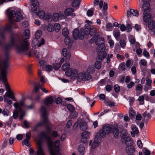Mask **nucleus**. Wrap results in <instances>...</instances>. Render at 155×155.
<instances>
[{
  "label": "nucleus",
  "instance_id": "f257e3e1",
  "mask_svg": "<svg viewBox=\"0 0 155 155\" xmlns=\"http://www.w3.org/2000/svg\"><path fill=\"white\" fill-rule=\"evenodd\" d=\"M24 34L26 37L25 38L21 39L17 34H12L11 36L9 43L6 45L5 50L6 51H8L11 48L14 47L19 52H22L28 50L29 43L28 39L29 38L30 31L28 29H26Z\"/></svg>",
  "mask_w": 155,
  "mask_h": 155
},
{
  "label": "nucleus",
  "instance_id": "f03ea898",
  "mask_svg": "<svg viewBox=\"0 0 155 155\" xmlns=\"http://www.w3.org/2000/svg\"><path fill=\"white\" fill-rule=\"evenodd\" d=\"M40 135L41 137L47 140L51 155H61L59 147L60 142L59 140H55L53 143L50 137L47 135L45 131L41 132ZM38 143V149L35 154L36 155H45L41 147L40 142L39 141Z\"/></svg>",
  "mask_w": 155,
  "mask_h": 155
},
{
  "label": "nucleus",
  "instance_id": "7ed1b4c3",
  "mask_svg": "<svg viewBox=\"0 0 155 155\" xmlns=\"http://www.w3.org/2000/svg\"><path fill=\"white\" fill-rule=\"evenodd\" d=\"M40 110L42 114V120L35 126L33 130V131H35L38 127L45 126L47 131L48 133H50L53 128V125L49 122L48 119L45 107L43 106H41Z\"/></svg>",
  "mask_w": 155,
  "mask_h": 155
},
{
  "label": "nucleus",
  "instance_id": "20e7f679",
  "mask_svg": "<svg viewBox=\"0 0 155 155\" xmlns=\"http://www.w3.org/2000/svg\"><path fill=\"white\" fill-rule=\"evenodd\" d=\"M14 106L16 108H18L19 110L20 115L19 117L20 120L23 119L25 114V112L22 110V108L24 107L25 109H32L34 108V104L26 105L23 101H20L19 103L15 102L14 104Z\"/></svg>",
  "mask_w": 155,
  "mask_h": 155
},
{
  "label": "nucleus",
  "instance_id": "39448f33",
  "mask_svg": "<svg viewBox=\"0 0 155 155\" xmlns=\"http://www.w3.org/2000/svg\"><path fill=\"white\" fill-rule=\"evenodd\" d=\"M8 15L9 20V23L4 28L0 29V36L4 38L5 37L6 32L11 30L12 25L14 24V22L12 19V17L15 15V11L12 10L8 12L7 13Z\"/></svg>",
  "mask_w": 155,
  "mask_h": 155
},
{
  "label": "nucleus",
  "instance_id": "423d86ee",
  "mask_svg": "<svg viewBox=\"0 0 155 155\" xmlns=\"http://www.w3.org/2000/svg\"><path fill=\"white\" fill-rule=\"evenodd\" d=\"M150 1V0H143L142 1L143 3L142 6L141 8L142 11H143V20L145 22L149 21L151 17V15L150 13V4L147 2Z\"/></svg>",
  "mask_w": 155,
  "mask_h": 155
},
{
  "label": "nucleus",
  "instance_id": "0eeeda50",
  "mask_svg": "<svg viewBox=\"0 0 155 155\" xmlns=\"http://www.w3.org/2000/svg\"><path fill=\"white\" fill-rule=\"evenodd\" d=\"M8 56L7 55L6 59L1 63L2 69L0 73V80H1L4 83L7 81L6 74L8 73L7 69L8 67Z\"/></svg>",
  "mask_w": 155,
  "mask_h": 155
},
{
  "label": "nucleus",
  "instance_id": "6e6552de",
  "mask_svg": "<svg viewBox=\"0 0 155 155\" xmlns=\"http://www.w3.org/2000/svg\"><path fill=\"white\" fill-rule=\"evenodd\" d=\"M77 80L80 81L81 80L86 81L90 79L91 78V76L87 72L84 73H80L77 75Z\"/></svg>",
  "mask_w": 155,
  "mask_h": 155
},
{
  "label": "nucleus",
  "instance_id": "1a4fd4ad",
  "mask_svg": "<svg viewBox=\"0 0 155 155\" xmlns=\"http://www.w3.org/2000/svg\"><path fill=\"white\" fill-rule=\"evenodd\" d=\"M95 42L97 45L99 46L97 47L98 49L99 50H103L105 49L104 39L103 37H101L97 38Z\"/></svg>",
  "mask_w": 155,
  "mask_h": 155
},
{
  "label": "nucleus",
  "instance_id": "9d476101",
  "mask_svg": "<svg viewBox=\"0 0 155 155\" xmlns=\"http://www.w3.org/2000/svg\"><path fill=\"white\" fill-rule=\"evenodd\" d=\"M78 72L77 70L75 69L72 68L69 69L66 72V76L70 77L71 79H74L77 76Z\"/></svg>",
  "mask_w": 155,
  "mask_h": 155
},
{
  "label": "nucleus",
  "instance_id": "9b49d317",
  "mask_svg": "<svg viewBox=\"0 0 155 155\" xmlns=\"http://www.w3.org/2000/svg\"><path fill=\"white\" fill-rule=\"evenodd\" d=\"M73 35L74 39L77 40L78 38L83 39L84 38L83 33H80L79 30L77 28L75 29L73 31Z\"/></svg>",
  "mask_w": 155,
  "mask_h": 155
},
{
  "label": "nucleus",
  "instance_id": "f8f14e48",
  "mask_svg": "<svg viewBox=\"0 0 155 155\" xmlns=\"http://www.w3.org/2000/svg\"><path fill=\"white\" fill-rule=\"evenodd\" d=\"M63 55L65 58V61L68 62L69 61L70 57L71 54L69 52H68L66 48H64L62 50Z\"/></svg>",
  "mask_w": 155,
  "mask_h": 155
},
{
  "label": "nucleus",
  "instance_id": "ddd939ff",
  "mask_svg": "<svg viewBox=\"0 0 155 155\" xmlns=\"http://www.w3.org/2000/svg\"><path fill=\"white\" fill-rule=\"evenodd\" d=\"M74 11V8H68L65 10L64 13L66 16H71L74 17L75 15V13H72Z\"/></svg>",
  "mask_w": 155,
  "mask_h": 155
},
{
  "label": "nucleus",
  "instance_id": "4468645a",
  "mask_svg": "<svg viewBox=\"0 0 155 155\" xmlns=\"http://www.w3.org/2000/svg\"><path fill=\"white\" fill-rule=\"evenodd\" d=\"M111 133L113 134L114 137L115 138H118L120 133L117 126H113Z\"/></svg>",
  "mask_w": 155,
  "mask_h": 155
},
{
  "label": "nucleus",
  "instance_id": "2eb2a0df",
  "mask_svg": "<svg viewBox=\"0 0 155 155\" xmlns=\"http://www.w3.org/2000/svg\"><path fill=\"white\" fill-rule=\"evenodd\" d=\"M113 127V126L112 125L106 124L103 127V129L105 131V133H106L107 134H108L109 133H111Z\"/></svg>",
  "mask_w": 155,
  "mask_h": 155
},
{
  "label": "nucleus",
  "instance_id": "dca6fc26",
  "mask_svg": "<svg viewBox=\"0 0 155 155\" xmlns=\"http://www.w3.org/2000/svg\"><path fill=\"white\" fill-rule=\"evenodd\" d=\"M97 54V59L100 61H102L107 56V54L105 52L101 51V50H99Z\"/></svg>",
  "mask_w": 155,
  "mask_h": 155
},
{
  "label": "nucleus",
  "instance_id": "f3484780",
  "mask_svg": "<svg viewBox=\"0 0 155 155\" xmlns=\"http://www.w3.org/2000/svg\"><path fill=\"white\" fill-rule=\"evenodd\" d=\"M126 148V151L128 153H133L134 151V148L131 144H127Z\"/></svg>",
  "mask_w": 155,
  "mask_h": 155
},
{
  "label": "nucleus",
  "instance_id": "a211bd4d",
  "mask_svg": "<svg viewBox=\"0 0 155 155\" xmlns=\"http://www.w3.org/2000/svg\"><path fill=\"white\" fill-rule=\"evenodd\" d=\"M149 28L155 33V22L153 20H151L148 24Z\"/></svg>",
  "mask_w": 155,
  "mask_h": 155
},
{
  "label": "nucleus",
  "instance_id": "6ab92c4d",
  "mask_svg": "<svg viewBox=\"0 0 155 155\" xmlns=\"http://www.w3.org/2000/svg\"><path fill=\"white\" fill-rule=\"evenodd\" d=\"M15 15H14V17H12V19L13 21V18L15 16H16L15 21L16 22L19 21L21 18H23L22 16L21 15L20 12L17 11L16 12H15Z\"/></svg>",
  "mask_w": 155,
  "mask_h": 155
},
{
  "label": "nucleus",
  "instance_id": "aec40b11",
  "mask_svg": "<svg viewBox=\"0 0 155 155\" xmlns=\"http://www.w3.org/2000/svg\"><path fill=\"white\" fill-rule=\"evenodd\" d=\"M85 149L84 145H80L78 148V150L80 153V155H84V153Z\"/></svg>",
  "mask_w": 155,
  "mask_h": 155
},
{
  "label": "nucleus",
  "instance_id": "412c9836",
  "mask_svg": "<svg viewBox=\"0 0 155 155\" xmlns=\"http://www.w3.org/2000/svg\"><path fill=\"white\" fill-rule=\"evenodd\" d=\"M80 127L81 130H86L87 128L86 123L84 122H81L80 124Z\"/></svg>",
  "mask_w": 155,
  "mask_h": 155
},
{
  "label": "nucleus",
  "instance_id": "4be33fe9",
  "mask_svg": "<svg viewBox=\"0 0 155 155\" xmlns=\"http://www.w3.org/2000/svg\"><path fill=\"white\" fill-rule=\"evenodd\" d=\"M53 99L52 96H50L46 98L45 101V104L47 105L49 104H51L52 103L53 101Z\"/></svg>",
  "mask_w": 155,
  "mask_h": 155
},
{
  "label": "nucleus",
  "instance_id": "5701e85b",
  "mask_svg": "<svg viewBox=\"0 0 155 155\" xmlns=\"http://www.w3.org/2000/svg\"><path fill=\"white\" fill-rule=\"evenodd\" d=\"M42 84H41L40 83L36 84L35 86L34 89V91L35 93H36L38 92L39 89H41V87H42Z\"/></svg>",
  "mask_w": 155,
  "mask_h": 155
},
{
  "label": "nucleus",
  "instance_id": "b1692460",
  "mask_svg": "<svg viewBox=\"0 0 155 155\" xmlns=\"http://www.w3.org/2000/svg\"><path fill=\"white\" fill-rule=\"evenodd\" d=\"M16 109L15 110H14V112L13 113V117L15 119H16L17 118L19 113V115H20V113L19 109L18 108Z\"/></svg>",
  "mask_w": 155,
  "mask_h": 155
},
{
  "label": "nucleus",
  "instance_id": "393cba45",
  "mask_svg": "<svg viewBox=\"0 0 155 155\" xmlns=\"http://www.w3.org/2000/svg\"><path fill=\"white\" fill-rule=\"evenodd\" d=\"M34 54L36 58H42L43 54H42L41 52H40L39 51H35Z\"/></svg>",
  "mask_w": 155,
  "mask_h": 155
},
{
  "label": "nucleus",
  "instance_id": "a878e982",
  "mask_svg": "<svg viewBox=\"0 0 155 155\" xmlns=\"http://www.w3.org/2000/svg\"><path fill=\"white\" fill-rule=\"evenodd\" d=\"M80 4L79 0H74L72 3V6L73 7L78 8Z\"/></svg>",
  "mask_w": 155,
  "mask_h": 155
},
{
  "label": "nucleus",
  "instance_id": "bb28decb",
  "mask_svg": "<svg viewBox=\"0 0 155 155\" xmlns=\"http://www.w3.org/2000/svg\"><path fill=\"white\" fill-rule=\"evenodd\" d=\"M13 117H11L9 118L8 121L7 122L4 124V127L5 128L7 126H8V127H11L12 123L13 121Z\"/></svg>",
  "mask_w": 155,
  "mask_h": 155
},
{
  "label": "nucleus",
  "instance_id": "cd10ccee",
  "mask_svg": "<svg viewBox=\"0 0 155 155\" xmlns=\"http://www.w3.org/2000/svg\"><path fill=\"white\" fill-rule=\"evenodd\" d=\"M97 32V30L96 28H91L89 33L91 36H95V35Z\"/></svg>",
  "mask_w": 155,
  "mask_h": 155
},
{
  "label": "nucleus",
  "instance_id": "c85d7f7f",
  "mask_svg": "<svg viewBox=\"0 0 155 155\" xmlns=\"http://www.w3.org/2000/svg\"><path fill=\"white\" fill-rule=\"evenodd\" d=\"M59 17V15L58 13H54L52 16V20L54 21H58Z\"/></svg>",
  "mask_w": 155,
  "mask_h": 155
},
{
  "label": "nucleus",
  "instance_id": "c756f323",
  "mask_svg": "<svg viewBox=\"0 0 155 155\" xmlns=\"http://www.w3.org/2000/svg\"><path fill=\"white\" fill-rule=\"evenodd\" d=\"M89 133L87 131L83 132L81 134V137L83 138L88 139L89 137Z\"/></svg>",
  "mask_w": 155,
  "mask_h": 155
},
{
  "label": "nucleus",
  "instance_id": "7c9ffc66",
  "mask_svg": "<svg viewBox=\"0 0 155 155\" xmlns=\"http://www.w3.org/2000/svg\"><path fill=\"white\" fill-rule=\"evenodd\" d=\"M54 30L57 32H58L61 29L60 25L57 23L54 24Z\"/></svg>",
  "mask_w": 155,
  "mask_h": 155
},
{
  "label": "nucleus",
  "instance_id": "2f4dec72",
  "mask_svg": "<svg viewBox=\"0 0 155 155\" xmlns=\"http://www.w3.org/2000/svg\"><path fill=\"white\" fill-rule=\"evenodd\" d=\"M95 71V69L93 66H89L87 69V71L89 73L92 74Z\"/></svg>",
  "mask_w": 155,
  "mask_h": 155
},
{
  "label": "nucleus",
  "instance_id": "473e14b6",
  "mask_svg": "<svg viewBox=\"0 0 155 155\" xmlns=\"http://www.w3.org/2000/svg\"><path fill=\"white\" fill-rule=\"evenodd\" d=\"M70 63L68 62H67L64 64L62 66L61 68L63 70L65 71L70 67Z\"/></svg>",
  "mask_w": 155,
  "mask_h": 155
},
{
  "label": "nucleus",
  "instance_id": "72a5a7b5",
  "mask_svg": "<svg viewBox=\"0 0 155 155\" xmlns=\"http://www.w3.org/2000/svg\"><path fill=\"white\" fill-rule=\"evenodd\" d=\"M62 34L65 37H66L69 34V32L67 28H65L63 29Z\"/></svg>",
  "mask_w": 155,
  "mask_h": 155
},
{
  "label": "nucleus",
  "instance_id": "f704fd0d",
  "mask_svg": "<svg viewBox=\"0 0 155 155\" xmlns=\"http://www.w3.org/2000/svg\"><path fill=\"white\" fill-rule=\"evenodd\" d=\"M81 121V119L80 118H78L77 120V122L75 123L74 124L73 129H76V128L78 127V124H80Z\"/></svg>",
  "mask_w": 155,
  "mask_h": 155
},
{
  "label": "nucleus",
  "instance_id": "c9c22d12",
  "mask_svg": "<svg viewBox=\"0 0 155 155\" xmlns=\"http://www.w3.org/2000/svg\"><path fill=\"white\" fill-rule=\"evenodd\" d=\"M64 42L66 45H68L71 46V41L70 39L68 37H66L64 39Z\"/></svg>",
  "mask_w": 155,
  "mask_h": 155
},
{
  "label": "nucleus",
  "instance_id": "e433bc0d",
  "mask_svg": "<svg viewBox=\"0 0 155 155\" xmlns=\"http://www.w3.org/2000/svg\"><path fill=\"white\" fill-rule=\"evenodd\" d=\"M99 134L100 136L102 137H105L106 136V135L107 134L105 133V131L102 128V130H100L99 131Z\"/></svg>",
  "mask_w": 155,
  "mask_h": 155
},
{
  "label": "nucleus",
  "instance_id": "4c0bfd02",
  "mask_svg": "<svg viewBox=\"0 0 155 155\" xmlns=\"http://www.w3.org/2000/svg\"><path fill=\"white\" fill-rule=\"evenodd\" d=\"M54 29V26L51 24H49L48 25V31L49 32L53 31Z\"/></svg>",
  "mask_w": 155,
  "mask_h": 155
},
{
  "label": "nucleus",
  "instance_id": "58836bf2",
  "mask_svg": "<svg viewBox=\"0 0 155 155\" xmlns=\"http://www.w3.org/2000/svg\"><path fill=\"white\" fill-rule=\"evenodd\" d=\"M45 15L44 11L41 10L38 12L37 13V15L39 17L41 18H43Z\"/></svg>",
  "mask_w": 155,
  "mask_h": 155
},
{
  "label": "nucleus",
  "instance_id": "ea45409f",
  "mask_svg": "<svg viewBox=\"0 0 155 155\" xmlns=\"http://www.w3.org/2000/svg\"><path fill=\"white\" fill-rule=\"evenodd\" d=\"M142 152L144 155H150V151L146 148H144L143 149Z\"/></svg>",
  "mask_w": 155,
  "mask_h": 155
},
{
  "label": "nucleus",
  "instance_id": "a19ab883",
  "mask_svg": "<svg viewBox=\"0 0 155 155\" xmlns=\"http://www.w3.org/2000/svg\"><path fill=\"white\" fill-rule=\"evenodd\" d=\"M41 35V31L40 30L37 31L35 34V39H38L40 38Z\"/></svg>",
  "mask_w": 155,
  "mask_h": 155
},
{
  "label": "nucleus",
  "instance_id": "79ce46f5",
  "mask_svg": "<svg viewBox=\"0 0 155 155\" xmlns=\"http://www.w3.org/2000/svg\"><path fill=\"white\" fill-rule=\"evenodd\" d=\"M112 24L110 23H109L106 24V27L107 31H111L112 30Z\"/></svg>",
  "mask_w": 155,
  "mask_h": 155
},
{
  "label": "nucleus",
  "instance_id": "37998d69",
  "mask_svg": "<svg viewBox=\"0 0 155 155\" xmlns=\"http://www.w3.org/2000/svg\"><path fill=\"white\" fill-rule=\"evenodd\" d=\"M139 64L140 66L142 65L143 66H145L147 64V61L144 59H142L140 61Z\"/></svg>",
  "mask_w": 155,
  "mask_h": 155
},
{
  "label": "nucleus",
  "instance_id": "c03bdc74",
  "mask_svg": "<svg viewBox=\"0 0 155 155\" xmlns=\"http://www.w3.org/2000/svg\"><path fill=\"white\" fill-rule=\"evenodd\" d=\"M68 109L71 112H73L74 111V106L71 104H69L67 106Z\"/></svg>",
  "mask_w": 155,
  "mask_h": 155
},
{
  "label": "nucleus",
  "instance_id": "a18cd8bd",
  "mask_svg": "<svg viewBox=\"0 0 155 155\" xmlns=\"http://www.w3.org/2000/svg\"><path fill=\"white\" fill-rule=\"evenodd\" d=\"M114 90L116 92L118 93L120 91V87L118 84H115L114 87Z\"/></svg>",
  "mask_w": 155,
  "mask_h": 155
},
{
  "label": "nucleus",
  "instance_id": "49530a36",
  "mask_svg": "<svg viewBox=\"0 0 155 155\" xmlns=\"http://www.w3.org/2000/svg\"><path fill=\"white\" fill-rule=\"evenodd\" d=\"M95 68L97 69H100L101 68V62L97 61L95 64Z\"/></svg>",
  "mask_w": 155,
  "mask_h": 155
},
{
  "label": "nucleus",
  "instance_id": "de8ad7c7",
  "mask_svg": "<svg viewBox=\"0 0 155 155\" xmlns=\"http://www.w3.org/2000/svg\"><path fill=\"white\" fill-rule=\"evenodd\" d=\"M131 25L129 24H127L126 25V30L127 32L130 31L132 30Z\"/></svg>",
  "mask_w": 155,
  "mask_h": 155
},
{
  "label": "nucleus",
  "instance_id": "09e8293b",
  "mask_svg": "<svg viewBox=\"0 0 155 155\" xmlns=\"http://www.w3.org/2000/svg\"><path fill=\"white\" fill-rule=\"evenodd\" d=\"M120 46L122 48H124L126 45V42L124 40H120Z\"/></svg>",
  "mask_w": 155,
  "mask_h": 155
},
{
  "label": "nucleus",
  "instance_id": "8fccbe9b",
  "mask_svg": "<svg viewBox=\"0 0 155 155\" xmlns=\"http://www.w3.org/2000/svg\"><path fill=\"white\" fill-rule=\"evenodd\" d=\"M129 41L130 44L132 45L134 44L136 42L135 38L132 36L130 38Z\"/></svg>",
  "mask_w": 155,
  "mask_h": 155
},
{
  "label": "nucleus",
  "instance_id": "3c124183",
  "mask_svg": "<svg viewBox=\"0 0 155 155\" xmlns=\"http://www.w3.org/2000/svg\"><path fill=\"white\" fill-rule=\"evenodd\" d=\"M135 114V113L133 110H129V115L130 118H133Z\"/></svg>",
  "mask_w": 155,
  "mask_h": 155
},
{
  "label": "nucleus",
  "instance_id": "603ef678",
  "mask_svg": "<svg viewBox=\"0 0 155 155\" xmlns=\"http://www.w3.org/2000/svg\"><path fill=\"white\" fill-rule=\"evenodd\" d=\"M39 10L38 6H33V7L31 9V11L34 13H37Z\"/></svg>",
  "mask_w": 155,
  "mask_h": 155
},
{
  "label": "nucleus",
  "instance_id": "864d4df0",
  "mask_svg": "<svg viewBox=\"0 0 155 155\" xmlns=\"http://www.w3.org/2000/svg\"><path fill=\"white\" fill-rule=\"evenodd\" d=\"M4 100L5 102H6L8 104L10 105L12 104V101L8 99L6 97H4Z\"/></svg>",
  "mask_w": 155,
  "mask_h": 155
},
{
  "label": "nucleus",
  "instance_id": "5fc2aeb1",
  "mask_svg": "<svg viewBox=\"0 0 155 155\" xmlns=\"http://www.w3.org/2000/svg\"><path fill=\"white\" fill-rule=\"evenodd\" d=\"M95 141L96 140H95ZM99 145V142H96V141H95V142H94L91 145V148L93 149H94L96 148Z\"/></svg>",
  "mask_w": 155,
  "mask_h": 155
},
{
  "label": "nucleus",
  "instance_id": "6e6d98bb",
  "mask_svg": "<svg viewBox=\"0 0 155 155\" xmlns=\"http://www.w3.org/2000/svg\"><path fill=\"white\" fill-rule=\"evenodd\" d=\"M53 68L56 70H58L59 68H60L61 66L60 64L59 63H56L54 64L53 65Z\"/></svg>",
  "mask_w": 155,
  "mask_h": 155
},
{
  "label": "nucleus",
  "instance_id": "4d7b16f0",
  "mask_svg": "<svg viewBox=\"0 0 155 155\" xmlns=\"http://www.w3.org/2000/svg\"><path fill=\"white\" fill-rule=\"evenodd\" d=\"M132 15L135 16H138L139 15V12L137 10L132 9Z\"/></svg>",
  "mask_w": 155,
  "mask_h": 155
},
{
  "label": "nucleus",
  "instance_id": "13d9d810",
  "mask_svg": "<svg viewBox=\"0 0 155 155\" xmlns=\"http://www.w3.org/2000/svg\"><path fill=\"white\" fill-rule=\"evenodd\" d=\"M13 93L12 92V91H8V92H6L5 94L4 95V97H6L7 98L8 97L9 98H10V97H11Z\"/></svg>",
  "mask_w": 155,
  "mask_h": 155
},
{
  "label": "nucleus",
  "instance_id": "bf43d9fd",
  "mask_svg": "<svg viewBox=\"0 0 155 155\" xmlns=\"http://www.w3.org/2000/svg\"><path fill=\"white\" fill-rule=\"evenodd\" d=\"M132 130L133 132H134L136 134H137L139 133L138 128L136 126L133 125L132 128Z\"/></svg>",
  "mask_w": 155,
  "mask_h": 155
},
{
  "label": "nucleus",
  "instance_id": "052dcab7",
  "mask_svg": "<svg viewBox=\"0 0 155 155\" xmlns=\"http://www.w3.org/2000/svg\"><path fill=\"white\" fill-rule=\"evenodd\" d=\"M138 100L140 101L141 102V103H140V104H143L144 97L143 96H140L138 98Z\"/></svg>",
  "mask_w": 155,
  "mask_h": 155
},
{
  "label": "nucleus",
  "instance_id": "680f3d73",
  "mask_svg": "<svg viewBox=\"0 0 155 155\" xmlns=\"http://www.w3.org/2000/svg\"><path fill=\"white\" fill-rule=\"evenodd\" d=\"M146 80L147 81L146 84L149 86H150L152 82L151 80L148 77L146 78Z\"/></svg>",
  "mask_w": 155,
  "mask_h": 155
},
{
  "label": "nucleus",
  "instance_id": "e2e57ef3",
  "mask_svg": "<svg viewBox=\"0 0 155 155\" xmlns=\"http://www.w3.org/2000/svg\"><path fill=\"white\" fill-rule=\"evenodd\" d=\"M119 67L122 71H125V65L124 63H122L120 64Z\"/></svg>",
  "mask_w": 155,
  "mask_h": 155
},
{
  "label": "nucleus",
  "instance_id": "0e129e2a",
  "mask_svg": "<svg viewBox=\"0 0 155 155\" xmlns=\"http://www.w3.org/2000/svg\"><path fill=\"white\" fill-rule=\"evenodd\" d=\"M108 43L109 44L110 47L111 48H113L114 45V41L112 39H110L108 41Z\"/></svg>",
  "mask_w": 155,
  "mask_h": 155
},
{
  "label": "nucleus",
  "instance_id": "69168bd1",
  "mask_svg": "<svg viewBox=\"0 0 155 155\" xmlns=\"http://www.w3.org/2000/svg\"><path fill=\"white\" fill-rule=\"evenodd\" d=\"M46 71L49 72L51 71L52 70V66L50 65H48L46 67Z\"/></svg>",
  "mask_w": 155,
  "mask_h": 155
},
{
  "label": "nucleus",
  "instance_id": "338daca9",
  "mask_svg": "<svg viewBox=\"0 0 155 155\" xmlns=\"http://www.w3.org/2000/svg\"><path fill=\"white\" fill-rule=\"evenodd\" d=\"M2 113L4 115L8 116V115L9 111L8 110L5 108L2 111Z\"/></svg>",
  "mask_w": 155,
  "mask_h": 155
},
{
  "label": "nucleus",
  "instance_id": "774afa93",
  "mask_svg": "<svg viewBox=\"0 0 155 155\" xmlns=\"http://www.w3.org/2000/svg\"><path fill=\"white\" fill-rule=\"evenodd\" d=\"M112 87L110 85H107L106 87V90L108 92L111 91L112 89Z\"/></svg>",
  "mask_w": 155,
  "mask_h": 155
}]
</instances>
